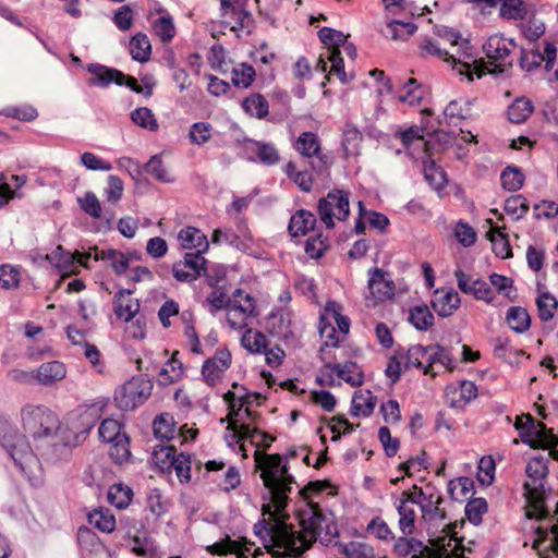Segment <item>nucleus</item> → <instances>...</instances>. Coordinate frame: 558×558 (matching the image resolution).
Segmentation results:
<instances>
[{
    "instance_id": "obj_1",
    "label": "nucleus",
    "mask_w": 558,
    "mask_h": 558,
    "mask_svg": "<svg viewBox=\"0 0 558 558\" xmlns=\"http://www.w3.org/2000/svg\"><path fill=\"white\" fill-rule=\"evenodd\" d=\"M295 456V450H289L284 456L279 453H263L258 450L254 453L256 469L260 471V478L267 489L270 504L264 505L263 509L270 512L271 506L276 513L280 514L287 508L295 483L294 476L289 472L288 460Z\"/></svg>"
},
{
    "instance_id": "obj_2",
    "label": "nucleus",
    "mask_w": 558,
    "mask_h": 558,
    "mask_svg": "<svg viewBox=\"0 0 558 558\" xmlns=\"http://www.w3.org/2000/svg\"><path fill=\"white\" fill-rule=\"evenodd\" d=\"M254 533L274 558L298 557L308 549L303 530L296 531L280 520H260L254 525Z\"/></svg>"
},
{
    "instance_id": "obj_3",
    "label": "nucleus",
    "mask_w": 558,
    "mask_h": 558,
    "mask_svg": "<svg viewBox=\"0 0 558 558\" xmlns=\"http://www.w3.org/2000/svg\"><path fill=\"white\" fill-rule=\"evenodd\" d=\"M420 56L423 58L436 57L449 63L452 70L459 75L465 76L472 82L473 75L480 78L484 74L483 69L477 65L476 56L470 43L464 44V49L457 48V52H450L440 48L439 44L429 37H424L418 45Z\"/></svg>"
},
{
    "instance_id": "obj_4",
    "label": "nucleus",
    "mask_w": 558,
    "mask_h": 558,
    "mask_svg": "<svg viewBox=\"0 0 558 558\" xmlns=\"http://www.w3.org/2000/svg\"><path fill=\"white\" fill-rule=\"evenodd\" d=\"M0 444L10 454L20 471L31 477L37 465V458L24 435L5 418L0 417Z\"/></svg>"
},
{
    "instance_id": "obj_5",
    "label": "nucleus",
    "mask_w": 558,
    "mask_h": 558,
    "mask_svg": "<svg viewBox=\"0 0 558 558\" xmlns=\"http://www.w3.org/2000/svg\"><path fill=\"white\" fill-rule=\"evenodd\" d=\"M407 492L412 504L418 506L423 521L435 522L447 519V512L441 508L444 502L442 494L435 484L432 482L426 483L425 486L414 484Z\"/></svg>"
},
{
    "instance_id": "obj_6",
    "label": "nucleus",
    "mask_w": 558,
    "mask_h": 558,
    "mask_svg": "<svg viewBox=\"0 0 558 558\" xmlns=\"http://www.w3.org/2000/svg\"><path fill=\"white\" fill-rule=\"evenodd\" d=\"M22 424L34 439L53 436L59 427L58 416L45 405L26 404L21 410Z\"/></svg>"
},
{
    "instance_id": "obj_7",
    "label": "nucleus",
    "mask_w": 558,
    "mask_h": 558,
    "mask_svg": "<svg viewBox=\"0 0 558 558\" xmlns=\"http://www.w3.org/2000/svg\"><path fill=\"white\" fill-rule=\"evenodd\" d=\"M310 517L301 519L302 530L305 541L308 543V549L317 539L328 545L338 536V527L335 521L323 513L318 505L310 504Z\"/></svg>"
},
{
    "instance_id": "obj_8",
    "label": "nucleus",
    "mask_w": 558,
    "mask_h": 558,
    "mask_svg": "<svg viewBox=\"0 0 558 558\" xmlns=\"http://www.w3.org/2000/svg\"><path fill=\"white\" fill-rule=\"evenodd\" d=\"M350 193L341 189H333L320 198L317 204V211L320 221L328 229L335 227L333 219L344 221L350 215Z\"/></svg>"
},
{
    "instance_id": "obj_9",
    "label": "nucleus",
    "mask_w": 558,
    "mask_h": 558,
    "mask_svg": "<svg viewBox=\"0 0 558 558\" xmlns=\"http://www.w3.org/2000/svg\"><path fill=\"white\" fill-rule=\"evenodd\" d=\"M153 384L142 376H134L114 392V403L122 411H132L150 396Z\"/></svg>"
},
{
    "instance_id": "obj_10",
    "label": "nucleus",
    "mask_w": 558,
    "mask_h": 558,
    "mask_svg": "<svg viewBox=\"0 0 558 558\" xmlns=\"http://www.w3.org/2000/svg\"><path fill=\"white\" fill-rule=\"evenodd\" d=\"M525 473L530 478L524 483L525 494L536 510L544 506V480L548 474V457L535 456L526 464Z\"/></svg>"
},
{
    "instance_id": "obj_11",
    "label": "nucleus",
    "mask_w": 558,
    "mask_h": 558,
    "mask_svg": "<svg viewBox=\"0 0 558 558\" xmlns=\"http://www.w3.org/2000/svg\"><path fill=\"white\" fill-rule=\"evenodd\" d=\"M293 148L305 159L308 160L311 169L317 174H324L329 171L331 161L323 153L319 136L314 132H302L293 143Z\"/></svg>"
},
{
    "instance_id": "obj_12",
    "label": "nucleus",
    "mask_w": 558,
    "mask_h": 558,
    "mask_svg": "<svg viewBox=\"0 0 558 558\" xmlns=\"http://www.w3.org/2000/svg\"><path fill=\"white\" fill-rule=\"evenodd\" d=\"M483 49L494 66L489 70L490 73H505L512 68L513 58L511 54L517 49L513 39L506 38L502 35H493L483 45Z\"/></svg>"
},
{
    "instance_id": "obj_13",
    "label": "nucleus",
    "mask_w": 558,
    "mask_h": 558,
    "mask_svg": "<svg viewBox=\"0 0 558 558\" xmlns=\"http://www.w3.org/2000/svg\"><path fill=\"white\" fill-rule=\"evenodd\" d=\"M556 54V46L546 41L543 52L534 49H521L519 64L523 71L530 73L536 70L543 62H545V70L549 72L554 68Z\"/></svg>"
},
{
    "instance_id": "obj_14",
    "label": "nucleus",
    "mask_w": 558,
    "mask_h": 558,
    "mask_svg": "<svg viewBox=\"0 0 558 558\" xmlns=\"http://www.w3.org/2000/svg\"><path fill=\"white\" fill-rule=\"evenodd\" d=\"M231 362V352L227 348L218 349L202 366V376L205 383L209 386H215L230 367Z\"/></svg>"
},
{
    "instance_id": "obj_15",
    "label": "nucleus",
    "mask_w": 558,
    "mask_h": 558,
    "mask_svg": "<svg viewBox=\"0 0 558 558\" xmlns=\"http://www.w3.org/2000/svg\"><path fill=\"white\" fill-rule=\"evenodd\" d=\"M367 287L369 290L367 298L375 301L384 302L395 295V282L389 278L388 272L377 267L369 269Z\"/></svg>"
},
{
    "instance_id": "obj_16",
    "label": "nucleus",
    "mask_w": 558,
    "mask_h": 558,
    "mask_svg": "<svg viewBox=\"0 0 558 558\" xmlns=\"http://www.w3.org/2000/svg\"><path fill=\"white\" fill-rule=\"evenodd\" d=\"M525 417V422L519 418L514 424L515 428L520 432L522 441L532 448L547 446L546 426L542 422H535L530 414Z\"/></svg>"
},
{
    "instance_id": "obj_17",
    "label": "nucleus",
    "mask_w": 558,
    "mask_h": 558,
    "mask_svg": "<svg viewBox=\"0 0 558 558\" xmlns=\"http://www.w3.org/2000/svg\"><path fill=\"white\" fill-rule=\"evenodd\" d=\"M525 417V422L519 418L514 424L515 428L520 432L522 441L532 448L547 446L546 426L542 422H535L530 414Z\"/></svg>"
},
{
    "instance_id": "obj_18",
    "label": "nucleus",
    "mask_w": 558,
    "mask_h": 558,
    "mask_svg": "<svg viewBox=\"0 0 558 558\" xmlns=\"http://www.w3.org/2000/svg\"><path fill=\"white\" fill-rule=\"evenodd\" d=\"M108 405L107 399H98L90 404L80 407V413L75 428L80 434L86 436L100 420Z\"/></svg>"
},
{
    "instance_id": "obj_19",
    "label": "nucleus",
    "mask_w": 558,
    "mask_h": 558,
    "mask_svg": "<svg viewBox=\"0 0 558 558\" xmlns=\"http://www.w3.org/2000/svg\"><path fill=\"white\" fill-rule=\"evenodd\" d=\"M393 505L399 514L398 527L405 536H411L415 531L416 512L407 490L395 498Z\"/></svg>"
},
{
    "instance_id": "obj_20",
    "label": "nucleus",
    "mask_w": 558,
    "mask_h": 558,
    "mask_svg": "<svg viewBox=\"0 0 558 558\" xmlns=\"http://www.w3.org/2000/svg\"><path fill=\"white\" fill-rule=\"evenodd\" d=\"M132 293L131 290L121 289L113 296V312L119 319H123L125 323L134 319L141 307L140 301L130 296Z\"/></svg>"
},
{
    "instance_id": "obj_21",
    "label": "nucleus",
    "mask_w": 558,
    "mask_h": 558,
    "mask_svg": "<svg viewBox=\"0 0 558 558\" xmlns=\"http://www.w3.org/2000/svg\"><path fill=\"white\" fill-rule=\"evenodd\" d=\"M86 70L92 74L87 83L89 86L108 87L111 83L122 85L124 73L117 69L108 68L99 63H90Z\"/></svg>"
},
{
    "instance_id": "obj_22",
    "label": "nucleus",
    "mask_w": 558,
    "mask_h": 558,
    "mask_svg": "<svg viewBox=\"0 0 558 558\" xmlns=\"http://www.w3.org/2000/svg\"><path fill=\"white\" fill-rule=\"evenodd\" d=\"M228 429L233 430V438L236 439V441L250 440L253 445L263 447L264 449L269 448L271 442L276 440L274 436L256 427L252 428L245 423L240 424V426L231 423Z\"/></svg>"
},
{
    "instance_id": "obj_23",
    "label": "nucleus",
    "mask_w": 558,
    "mask_h": 558,
    "mask_svg": "<svg viewBox=\"0 0 558 558\" xmlns=\"http://www.w3.org/2000/svg\"><path fill=\"white\" fill-rule=\"evenodd\" d=\"M325 368L335 372L337 376L352 387L361 386L364 381V373L356 362L348 361L343 364L325 361Z\"/></svg>"
},
{
    "instance_id": "obj_24",
    "label": "nucleus",
    "mask_w": 558,
    "mask_h": 558,
    "mask_svg": "<svg viewBox=\"0 0 558 558\" xmlns=\"http://www.w3.org/2000/svg\"><path fill=\"white\" fill-rule=\"evenodd\" d=\"M66 375V367L60 361L43 363L33 372V377L44 386H51L62 380Z\"/></svg>"
},
{
    "instance_id": "obj_25",
    "label": "nucleus",
    "mask_w": 558,
    "mask_h": 558,
    "mask_svg": "<svg viewBox=\"0 0 558 558\" xmlns=\"http://www.w3.org/2000/svg\"><path fill=\"white\" fill-rule=\"evenodd\" d=\"M435 299L432 301V307L440 317L451 316L460 306V295L453 289L435 292Z\"/></svg>"
},
{
    "instance_id": "obj_26",
    "label": "nucleus",
    "mask_w": 558,
    "mask_h": 558,
    "mask_svg": "<svg viewBox=\"0 0 558 558\" xmlns=\"http://www.w3.org/2000/svg\"><path fill=\"white\" fill-rule=\"evenodd\" d=\"M363 135L361 131L351 122H345L342 129V149L344 159L357 157L361 150Z\"/></svg>"
},
{
    "instance_id": "obj_27",
    "label": "nucleus",
    "mask_w": 558,
    "mask_h": 558,
    "mask_svg": "<svg viewBox=\"0 0 558 558\" xmlns=\"http://www.w3.org/2000/svg\"><path fill=\"white\" fill-rule=\"evenodd\" d=\"M315 215L306 209H299L290 218L288 231L292 238L307 234L316 225Z\"/></svg>"
},
{
    "instance_id": "obj_28",
    "label": "nucleus",
    "mask_w": 558,
    "mask_h": 558,
    "mask_svg": "<svg viewBox=\"0 0 558 558\" xmlns=\"http://www.w3.org/2000/svg\"><path fill=\"white\" fill-rule=\"evenodd\" d=\"M182 247L187 250H195L198 252H207L209 242L207 236L197 228L185 227L178 235Z\"/></svg>"
},
{
    "instance_id": "obj_29",
    "label": "nucleus",
    "mask_w": 558,
    "mask_h": 558,
    "mask_svg": "<svg viewBox=\"0 0 558 558\" xmlns=\"http://www.w3.org/2000/svg\"><path fill=\"white\" fill-rule=\"evenodd\" d=\"M128 537L133 543L132 551L136 556L144 558H161L154 538L145 530L133 536L128 535Z\"/></svg>"
},
{
    "instance_id": "obj_30",
    "label": "nucleus",
    "mask_w": 558,
    "mask_h": 558,
    "mask_svg": "<svg viewBox=\"0 0 558 558\" xmlns=\"http://www.w3.org/2000/svg\"><path fill=\"white\" fill-rule=\"evenodd\" d=\"M93 252L94 259L108 262L117 276H121L126 272L129 265L125 253L113 248L99 251L97 247H94Z\"/></svg>"
},
{
    "instance_id": "obj_31",
    "label": "nucleus",
    "mask_w": 558,
    "mask_h": 558,
    "mask_svg": "<svg viewBox=\"0 0 558 558\" xmlns=\"http://www.w3.org/2000/svg\"><path fill=\"white\" fill-rule=\"evenodd\" d=\"M246 150L256 156V158L250 157L251 160H258L265 166H274L280 159L278 150L268 143L250 141Z\"/></svg>"
},
{
    "instance_id": "obj_32",
    "label": "nucleus",
    "mask_w": 558,
    "mask_h": 558,
    "mask_svg": "<svg viewBox=\"0 0 558 558\" xmlns=\"http://www.w3.org/2000/svg\"><path fill=\"white\" fill-rule=\"evenodd\" d=\"M177 354L178 352H174L158 373L157 381L160 386H169L183 377L184 367L177 359Z\"/></svg>"
},
{
    "instance_id": "obj_33",
    "label": "nucleus",
    "mask_w": 558,
    "mask_h": 558,
    "mask_svg": "<svg viewBox=\"0 0 558 558\" xmlns=\"http://www.w3.org/2000/svg\"><path fill=\"white\" fill-rule=\"evenodd\" d=\"M241 107L245 113L258 120L265 119L269 113V104L259 93H251L243 98Z\"/></svg>"
},
{
    "instance_id": "obj_34",
    "label": "nucleus",
    "mask_w": 558,
    "mask_h": 558,
    "mask_svg": "<svg viewBox=\"0 0 558 558\" xmlns=\"http://www.w3.org/2000/svg\"><path fill=\"white\" fill-rule=\"evenodd\" d=\"M423 173L427 183L434 190H442L447 184L446 172L436 165L435 160L430 158V155L426 153L423 159Z\"/></svg>"
},
{
    "instance_id": "obj_35",
    "label": "nucleus",
    "mask_w": 558,
    "mask_h": 558,
    "mask_svg": "<svg viewBox=\"0 0 558 558\" xmlns=\"http://www.w3.org/2000/svg\"><path fill=\"white\" fill-rule=\"evenodd\" d=\"M318 330L320 338L324 340L319 348V359L325 362L327 360V356L325 355L326 349L338 348L339 338L336 336V328L325 314L320 315Z\"/></svg>"
},
{
    "instance_id": "obj_36",
    "label": "nucleus",
    "mask_w": 558,
    "mask_h": 558,
    "mask_svg": "<svg viewBox=\"0 0 558 558\" xmlns=\"http://www.w3.org/2000/svg\"><path fill=\"white\" fill-rule=\"evenodd\" d=\"M376 397L371 390H359L355 391L352 398L351 414L359 416L360 414L367 417L369 416L376 407Z\"/></svg>"
},
{
    "instance_id": "obj_37",
    "label": "nucleus",
    "mask_w": 558,
    "mask_h": 558,
    "mask_svg": "<svg viewBox=\"0 0 558 558\" xmlns=\"http://www.w3.org/2000/svg\"><path fill=\"white\" fill-rule=\"evenodd\" d=\"M506 227H492L487 232V238L493 244V252L499 258L506 259L512 256V250L508 235L504 233Z\"/></svg>"
},
{
    "instance_id": "obj_38",
    "label": "nucleus",
    "mask_w": 558,
    "mask_h": 558,
    "mask_svg": "<svg viewBox=\"0 0 558 558\" xmlns=\"http://www.w3.org/2000/svg\"><path fill=\"white\" fill-rule=\"evenodd\" d=\"M229 307L235 310V313H243L252 318L258 315L254 298L242 289H236L232 293Z\"/></svg>"
},
{
    "instance_id": "obj_39",
    "label": "nucleus",
    "mask_w": 558,
    "mask_h": 558,
    "mask_svg": "<svg viewBox=\"0 0 558 558\" xmlns=\"http://www.w3.org/2000/svg\"><path fill=\"white\" fill-rule=\"evenodd\" d=\"M154 435L161 440H171L177 432V422L170 413L157 415L153 422Z\"/></svg>"
},
{
    "instance_id": "obj_40",
    "label": "nucleus",
    "mask_w": 558,
    "mask_h": 558,
    "mask_svg": "<svg viewBox=\"0 0 558 558\" xmlns=\"http://www.w3.org/2000/svg\"><path fill=\"white\" fill-rule=\"evenodd\" d=\"M435 363L441 364L448 371H453L456 367L454 359L449 353V351L440 344L429 345V355L427 357V364L424 368V374H430L432 366Z\"/></svg>"
},
{
    "instance_id": "obj_41",
    "label": "nucleus",
    "mask_w": 558,
    "mask_h": 558,
    "mask_svg": "<svg viewBox=\"0 0 558 558\" xmlns=\"http://www.w3.org/2000/svg\"><path fill=\"white\" fill-rule=\"evenodd\" d=\"M449 124L457 125L471 116V101L469 99L451 100L444 110Z\"/></svg>"
},
{
    "instance_id": "obj_42",
    "label": "nucleus",
    "mask_w": 558,
    "mask_h": 558,
    "mask_svg": "<svg viewBox=\"0 0 558 558\" xmlns=\"http://www.w3.org/2000/svg\"><path fill=\"white\" fill-rule=\"evenodd\" d=\"M533 110V104L529 98L519 97L508 107V119L515 124L523 123L532 114Z\"/></svg>"
},
{
    "instance_id": "obj_43",
    "label": "nucleus",
    "mask_w": 558,
    "mask_h": 558,
    "mask_svg": "<svg viewBox=\"0 0 558 558\" xmlns=\"http://www.w3.org/2000/svg\"><path fill=\"white\" fill-rule=\"evenodd\" d=\"M339 551L344 558H375L373 546L360 541L338 544Z\"/></svg>"
},
{
    "instance_id": "obj_44",
    "label": "nucleus",
    "mask_w": 558,
    "mask_h": 558,
    "mask_svg": "<svg viewBox=\"0 0 558 558\" xmlns=\"http://www.w3.org/2000/svg\"><path fill=\"white\" fill-rule=\"evenodd\" d=\"M506 320L509 327L518 332H525L531 326V318L529 312L521 306H512L508 310Z\"/></svg>"
},
{
    "instance_id": "obj_45",
    "label": "nucleus",
    "mask_w": 558,
    "mask_h": 558,
    "mask_svg": "<svg viewBox=\"0 0 558 558\" xmlns=\"http://www.w3.org/2000/svg\"><path fill=\"white\" fill-rule=\"evenodd\" d=\"M130 53L135 61L147 62L151 54L148 37L143 33L135 34L130 40Z\"/></svg>"
},
{
    "instance_id": "obj_46",
    "label": "nucleus",
    "mask_w": 558,
    "mask_h": 558,
    "mask_svg": "<svg viewBox=\"0 0 558 558\" xmlns=\"http://www.w3.org/2000/svg\"><path fill=\"white\" fill-rule=\"evenodd\" d=\"M403 94L398 95V100L410 106H418L425 96L423 85L415 78H409L403 84Z\"/></svg>"
},
{
    "instance_id": "obj_47",
    "label": "nucleus",
    "mask_w": 558,
    "mask_h": 558,
    "mask_svg": "<svg viewBox=\"0 0 558 558\" xmlns=\"http://www.w3.org/2000/svg\"><path fill=\"white\" fill-rule=\"evenodd\" d=\"M429 355V345L423 347L421 344H415L410 347L407 351H404V369H409L410 367H415L417 369L424 368L427 364V357Z\"/></svg>"
},
{
    "instance_id": "obj_48",
    "label": "nucleus",
    "mask_w": 558,
    "mask_h": 558,
    "mask_svg": "<svg viewBox=\"0 0 558 558\" xmlns=\"http://www.w3.org/2000/svg\"><path fill=\"white\" fill-rule=\"evenodd\" d=\"M47 258L51 263H54V266L59 268L62 272H76L75 252H68L61 245H59L51 253V255L47 256Z\"/></svg>"
},
{
    "instance_id": "obj_49",
    "label": "nucleus",
    "mask_w": 558,
    "mask_h": 558,
    "mask_svg": "<svg viewBox=\"0 0 558 558\" xmlns=\"http://www.w3.org/2000/svg\"><path fill=\"white\" fill-rule=\"evenodd\" d=\"M409 322L417 329L425 331L434 325V315L425 304L410 308Z\"/></svg>"
},
{
    "instance_id": "obj_50",
    "label": "nucleus",
    "mask_w": 558,
    "mask_h": 558,
    "mask_svg": "<svg viewBox=\"0 0 558 558\" xmlns=\"http://www.w3.org/2000/svg\"><path fill=\"white\" fill-rule=\"evenodd\" d=\"M241 343L248 352L253 354H262L268 347L266 336L262 331L253 329H247L243 333Z\"/></svg>"
},
{
    "instance_id": "obj_51",
    "label": "nucleus",
    "mask_w": 558,
    "mask_h": 558,
    "mask_svg": "<svg viewBox=\"0 0 558 558\" xmlns=\"http://www.w3.org/2000/svg\"><path fill=\"white\" fill-rule=\"evenodd\" d=\"M133 498V490L122 483L113 484L108 490L109 502L118 509H125Z\"/></svg>"
},
{
    "instance_id": "obj_52",
    "label": "nucleus",
    "mask_w": 558,
    "mask_h": 558,
    "mask_svg": "<svg viewBox=\"0 0 558 558\" xmlns=\"http://www.w3.org/2000/svg\"><path fill=\"white\" fill-rule=\"evenodd\" d=\"M256 71L253 65L242 62L231 72V81L235 87L248 88L254 82Z\"/></svg>"
},
{
    "instance_id": "obj_53",
    "label": "nucleus",
    "mask_w": 558,
    "mask_h": 558,
    "mask_svg": "<svg viewBox=\"0 0 558 558\" xmlns=\"http://www.w3.org/2000/svg\"><path fill=\"white\" fill-rule=\"evenodd\" d=\"M207 553L215 556H225L228 554H234L238 558H243L242 546L238 541H233L230 536H226L223 539L216 542L213 545L206 547Z\"/></svg>"
},
{
    "instance_id": "obj_54",
    "label": "nucleus",
    "mask_w": 558,
    "mask_h": 558,
    "mask_svg": "<svg viewBox=\"0 0 558 558\" xmlns=\"http://www.w3.org/2000/svg\"><path fill=\"white\" fill-rule=\"evenodd\" d=\"M395 136L401 141L407 149L417 143L427 153L428 144L424 141L423 130L420 126L412 125L405 130L400 129L395 133Z\"/></svg>"
},
{
    "instance_id": "obj_55",
    "label": "nucleus",
    "mask_w": 558,
    "mask_h": 558,
    "mask_svg": "<svg viewBox=\"0 0 558 558\" xmlns=\"http://www.w3.org/2000/svg\"><path fill=\"white\" fill-rule=\"evenodd\" d=\"M538 317L542 322H549L554 318L558 308L557 299L549 292H542L536 299Z\"/></svg>"
},
{
    "instance_id": "obj_56",
    "label": "nucleus",
    "mask_w": 558,
    "mask_h": 558,
    "mask_svg": "<svg viewBox=\"0 0 558 558\" xmlns=\"http://www.w3.org/2000/svg\"><path fill=\"white\" fill-rule=\"evenodd\" d=\"M178 454L174 446H161L159 449H155L151 454L153 462L161 471L171 470L173 463H175Z\"/></svg>"
},
{
    "instance_id": "obj_57",
    "label": "nucleus",
    "mask_w": 558,
    "mask_h": 558,
    "mask_svg": "<svg viewBox=\"0 0 558 558\" xmlns=\"http://www.w3.org/2000/svg\"><path fill=\"white\" fill-rule=\"evenodd\" d=\"M88 519L90 524L104 533H111L116 529V518L109 510H94Z\"/></svg>"
},
{
    "instance_id": "obj_58",
    "label": "nucleus",
    "mask_w": 558,
    "mask_h": 558,
    "mask_svg": "<svg viewBox=\"0 0 558 558\" xmlns=\"http://www.w3.org/2000/svg\"><path fill=\"white\" fill-rule=\"evenodd\" d=\"M434 35L444 41H448L451 47L450 52H457V48L461 47L464 49V44L470 43L468 39H462L461 34L453 28H449L445 25H435Z\"/></svg>"
},
{
    "instance_id": "obj_59",
    "label": "nucleus",
    "mask_w": 558,
    "mask_h": 558,
    "mask_svg": "<svg viewBox=\"0 0 558 558\" xmlns=\"http://www.w3.org/2000/svg\"><path fill=\"white\" fill-rule=\"evenodd\" d=\"M524 174L519 168L507 167L500 175L501 185L509 192H515L523 186Z\"/></svg>"
},
{
    "instance_id": "obj_60",
    "label": "nucleus",
    "mask_w": 558,
    "mask_h": 558,
    "mask_svg": "<svg viewBox=\"0 0 558 558\" xmlns=\"http://www.w3.org/2000/svg\"><path fill=\"white\" fill-rule=\"evenodd\" d=\"M109 456L117 463L122 464L131 457L130 439L125 435L110 442Z\"/></svg>"
},
{
    "instance_id": "obj_61",
    "label": "nucleus",
    "mask_w": 558,
    "mask_h": 558,
    "mask_svg": "<svg viewBox=\"0 0 558 558\" xmlns=\"http://www.w3.org/2000/svg\"><path fill=\"white\" fill-rule=\"evenodd\" d=\"M329 248L328 239L322 233L311 236L305 241L304 251L310 258L318 259Z\"/></svg>"
},
{
    "instance_id": "obj_62",
    "label": "nucleus",
    "mask_w": 558,
    "mask_h": 558,
    "mask_svg": "<svg viewBox=\"0 0 558 558\" xmlns=\"http://www.w3.org/2000/svg\"><path fill=\"white\" fill-rule=\"evenodd\" d=\"M423 548V543L414 537L405 536L402 534L396 539L393 551L399 558H407L414 551H420Z\"/></svg>"
},
{
    "instance_id": "obj_63",
    "label": "nucleus",
    "mask_w": 558,
    "mask_h": 558,
    "mask_svg": "<svg viewBox=\"0 0 558 558\" xmlns=\"http://www.w3.org/2000/svg\"><path fill=\"white\" fill-rule=\"evenodd\" d=\"M500 15L508 20H522L526 15L523 0H502Z\"/></svg>"
},
{
    "instance_id": "obj_64",
    "label": "nucleus",
    "mask_w": 558,
    "mask_h": 558,
    "mask_svg": "<svg viewBox=\"0 0 558 558\" xmlns=\"http://www.w3.org/2000/svg\"><path fill=\"white\" fill-rule=\"evenodd\" d=\"M131 119L136 125L149 131H157L159 128L153 111L146 107H141L132 111Z\"/></svg>"
}]
</instances>
